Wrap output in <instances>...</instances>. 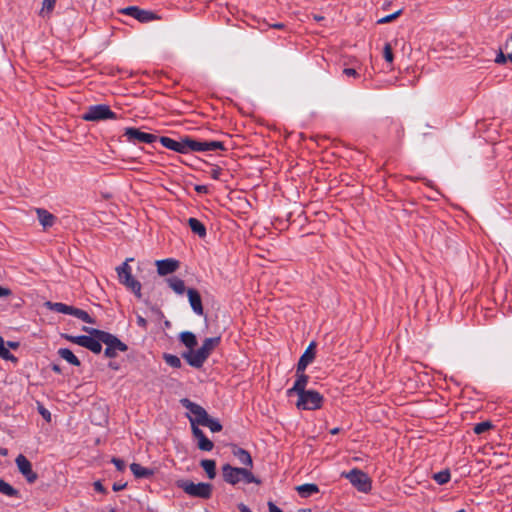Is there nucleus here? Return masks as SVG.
Segmentation results:
<instances>
[{
    "label": "nucleus",
    "mask_w": 512,
    "mask_h": 512,
    "mask_svg": "<svg viewBox=\"0 0 512 512\" xmlns=\"http://www.w3.org/2000/svg\"><path fill=\"white\" fill-rule=\"evenodd\" d=\"M50 367H51V370H52L53 372H55V373H57V374L62 373V369H61L60 365L55 364V363H52V364L50 365Z\"/></svg>",
    "instance_id": "864d4df0"
},
{
    "label": "nucleus",
    "mask_w": 512,
    "mask_h": 512,
    "mask_svg": "<svg viewBox=\"0 0 512 512\" xmlns=\"http://www.w3.org/2000/svg\"><path fill=\"white\" fill-rule=\"evenodd\" d=\"M203 426L208 427L213 433L220 432L223 428L219 420L211 418L210 416Z\"/></svg>",
    "instance_id": "c9c22d12"
},
{
    "label": "nucleus",
    "mask_w": 512,
    "mask_h": 512,
    "mask_svg": "<svg viewBox=\"0 0 512 512\" xmlns=\"http://www.w3.org/2000/svg\"><path fill=\"white\" fill-rule=\"evenodd\" d=\"M61 337L71 343L77 344L84 347L95 354H99L102 351V341L99 338H95L92 335H78L73 336L70 334L63 333Z\"/></svg>",
    "instance_id": "1a4fd4ad"
},
{
    "label": "nucleus",
    "mask_w": 512,
    "mask_h": 512,
    "mask_svg": "<svg viewBox=\"0 0 512 512\" xmlns=\"http://www.w3.org/2000/svg\"><path fill=\"white\" fill-rule=\"evenodd\" d=\"M221 337L206 338L203 344L197 350L186 351L182 353V357L187 363L194 368H201L212 351L220 344Z\"/></svg>",
    "instance_id": "f03ea898"
},
{
    "label": "nucleus",
    "mask_w": 512,
    "mask_h": 512,
    "mask_svg": "<svg viewBox=\"0 0 512 512\" xmlns=\"http://www.w3.org/2000/svg\"><path fill=\"white\" fill-rule=\"evenodd\" d=\"M222 475L224 481L231 485H236L240 481H244L247 484L261 483V481L258 478H256L249 469L233 467L230 464H224L222 466Z\"/></svg>",
    "instance_id": "7ed1b4c3"
},
{
    "label": "nucleus",
    "mask_w": 512,
    "mask_h": 512,
    "mask_svg": "<svg viewBox=\"0 0 512 512\" xmlns=\"http://www.w3.org/2000/svg\"><path fill=\"white\" fill-rule=\"evenodd\" d=\"M180 341L189 349V351L194 350V347L197 346V338L194 333L190 331H184L180 334Z\"/></svg>",
    "instance_id": "c85d7f7f"
},
{
    "label": "nucleus",
    "mask_w": 512,
    "mask_h": 512,
    "mask_svg": "<svg viewBox=\"0 0 512 512\" xmlns=\"http://www.w3.org/2000/svg\"><path fill=\"white\" fill-rule=\"evenodd\" d=\"M509 39L512 40V34L510 35Z\"/></svg>",
    "instance_id": "338daca9"
},
{
    "label": "nucleus",
    "mask_w": 512,
    "mask_h": 512,
    "mask_svg": "<svg viewBox=\"0 0 512 512\" xmlns=\"http://www.w3.org/2000/svg\"><path fill=\"white\" fill-rule=\"evenodd\" d=\"M94 489L97 491V492H100V493H107V490L106 488L102 485L101 481H95L94 484Z\"/></svg>",
    "instance_id": "49530a36"
},
{
    "label": "nucleus",
    "mask_w": 512,
    "mask_h": 512,
    "mask_svg": "<svg viewBox=\"0 0 512 512\" xmlns=\"http://www.w3.org/2000/svg\"><path fill=\"white\" fill-rule=\"evenodd\" d=\"M82 330L95 338H99L106 345L104 356L107 358H115L118 352H126L128 350V346L124 342L107 331L87 326H83Z\"/></svg>",
    "instance_id": "f257e3e1"
},
{
    "label": "nucleus",
    "mask_w": 512,
    "mask_h": 512,
    "mask_svg": "<svg viewBox=\"0 0 512 512\" xmlns=\"http://www.w3.org/2000/svg\"><path fill=\"white\" fill-rule=\"evenodd\" d=\"M204 148H205V151H214V150L226 151L227 150V148L225 147V145L222 141H205Z\"/></svg>",
    "instance_id": "f704fd0d"
},
{
    "label": "nucleus",
    "mask_w": 512,
    "mask_h": 512,
    "mask_svg": "<svg viewBox=\"0 0 512 512\" xmlns=\"http://www.w3.org/2000/svg\"><path fill=\"white\" fill-rule=\"evenodd\" d=\"M0 493L5 496H8V497H14V498L20 497V492L1 478H0Z\"/></svg>",
    "instance_id": "c756f323"
},
{
    "label": "nucleus",
    "mask_w": 512,
    "mask_h": 512,
    "mask_svg": "<svg viewBox=\"0 0 512 512\" xmlns=\"http://www.w3.org/2000/svg\"><path fill=\"white\" fill-rule=\"evenodd\" d=\"M314 19H315L316 21H322V20L324 19V17H323V16H320V15H314Z\"/></svg>",
    "instance_id": "bf43d9fd"
},
{
    "label": "nucleus",
    "mask_w": 512,
    "mask_h": 512,
    "mask_svg": "<svg viewBox=\"0 0 512 512\" xmlns=\"http://www.w3.org/2000/svg\"><path fill=\"white\" fill-rule=\"evenodd\" d=\"M163 359L169 366H171L173 368L178 369V368H181V366H182V362H181L180 358L176 355L164 353Z\"/></svg>",
    "instance_id": "72a5a7b5"
},
{
    "label": "nucleus",
    "mask_w": 512,
    "mask_h": 512,
    "mask_svg": "<svg viewBox=\"0 0 512 512\" xmlns=\"http://www.w3.org/2000/svg\"><path fill=\"white\" fill-rule=\"evenodd\" d=\"M159 141L165 148L180 154H185L184 137L177 141L167 136H161Z\"/></svg>",
    "instance_id": "aec40b11"
},
{
    "label": "nucleus",
    "mask_w": 512,
    "mask_h": 512,
    "mask_svg": "<svg viewBox=\"0 0 512 512\" xmlns=\"http://www.w3.org/2000/svg\"><path fill=\"white\" fill-rule=\"evenodd\" d=\"M451 474L448 469L442 470L433 475V479L439 484L444 485L450 481Z\"/></svg>",
    "instance_id": "473e14b6"
},
{
    "label": "nucleus",
    "mask_w": 512,
    "mask_h": 512,
    "mask_svg": "<svg viewBox=\"0 0 512 512\" xmlns=\"http://www.w3.org/2000/svg\"><path fill=\"white\" fill-rule=\"evenodd\" d=\"M305 371L298 372L296 370V381L294 385L287 390V396L291 397L294 394L298 395L304 391H307L306 386L309 381V376L304 373Z\"/></svg>",
    "instance_id": "dca6fc26"
},
{
    "label": "nucleus",
    "mask_w": 512,
    "mask_h": 512,
    "mask_svg": "<svg viewBox=\"0 0 512 512\" xmlns=\"http://www.w3.org/2000/svg\"><path fill=\"white\" fill-rule=\"evenodd\" d=\"M82 119L85 121L96 122L107 119H117V115L108 105L97 104L89 106L87 111L83 114Z\"/></svg>",
    "instance_id": "9d476101"
},
{
    "label": "nucleus",
    "mask_w": 512,
    "mask_h": 512,
    "mask_svg": "<svg viewBox=\"0 0 512 512\" xmlns=\"http://www.w3.org/2000/svg\"><path fill=\"white\" fill-rule=\"evenodd\" d=\"M232 454L238 459L240 464L247 466L249 468L253 467V460L251 454L247 450L237 445H233Z\"/></svg>",
    "instance_id": "412c9836"
},
{
    "label": "nucleus",
    "mask_w": 512,
    "mask_h": 512,
    "mask_svg": "<svg viewBox=\"0 0 512 512\" xmlns=\"http://www.w3.org/2000/svg\"><path fill=\"white\" fill-rule=\"evenodd\" d=\"M130 470L137 479H147L153 476V470L143 467L138 463H132L130 465Z\"/></svg>",
    "instance_id": "b1692460"
},
{
    "label": "nucleus",
    "mask_w": 512,
    "mask_h": 512,
    "mask_svg": "<svg viewBox=\"0 0 512 512\" xmlns=\"http://www.w3.org/2000/svg\"><path fill=\"white\" fill-rule=\"evenodd\" d=\"M126 486H127V483L115 482L112 486V489H113V491L118 492V491L125 489Z\"/></svg>",
    "instance_id": "de8ad7c7"
},
{
    "label": "nucleus",
    "mask_w": 512,
    "mask_h": 512,
    "mask_svg": "<svg viewBox=\"0 0 512 512\" xmlns=\"http://www.w3.org/2000/svg\"><path fill=\"white\" fill-rule=\"evenodd\" d=\"M492 428H493V424L491 421H483V422L477 423L474 426L473 431L475 434L480 435Z\"/></svg>",
    "instance_id": "e433bc0d"
},
{
    "label": "nucleus",
    "mask_w": 512,
    "mask_h": 512,
    "mask_svg": "<svg viewBox=\"0 0 512 512\" xmlns=\"http://www.w3.org/2000/svg\"><path fill=\"white\" fill-rule=\"evenodd\" d=\"M297 396L296 407L300 410H318L324 402L323 395L315 390H307Z\"/></svg>",
    "instance_id": "0eeeda50"
},
{
    "label": "nucleus",
    "mask_w": 512,
    "mask_h": 512,
    "mask_svg": "<svg viewBox=\"0 0 512 512\" xmlns=\"http://www.w3.org/2000/svg\"><path fill=\"white\" fill-rule=\"evenodd\" d=\"M11 294H12L11 289L0 286V298L10 296Z\"/></svg>",
    "instance_id": "3c124183"
},
{
    "label": "nucleus",
    "mask_w": 512,
    "mask_h": 512,
    "mask_svg": "<svg viewBox=\"0 0 512 512\" xmlns=\"http://www.w3.org/2000/svg\"><path fill=\"white\" fill-rule=\"evenodd\" d=\"M269 512H283L278 506H276L273 502L268 503Z\"/></svg>",
    "instance_id": "603ef678"
},
{
    "label": "nucleus",
    "mask_w": 512,
    "mask_h": 512,
    "mask_svg": "<svg viewBox=\"0 0 512 512\" xmlns=\"http://www.w3.org/2000/svg\"><path fill=\"white\" fill-rule=\"evenodd\" d=\"M124 136L127 138V140L133 144L137 143H147L151 144L155 142L158 137L155 134L142 132L137 128L134 127H128L124 131Z\"/></svg>",
    "instance_id": "f8f14e48"
},
{
    "label": "nucleus",
    "mask_w": 512,
    "mask_h": 512,
    "mask_svg": "<svg viewBox=\"0 0 512 512\" xmlns=\"http://www.w3.org/2000/svg\"><path fill=\"white\" fill-rule=\"evenodd\" d=\"M181 405L189 410L194 417H190V423L192 424V421H194V425H201L203 426L204 423L209 418V415L207 411L199 404L192 402L188 398H183L180 400Z\"/></svg>",
    "instance_id": "9b49d317"
},
{
    "label": "nucleus",
    "mask_w": 512,
    "mask_h": 512,
    "mask_svg": "<svg viewBox=\"0 0 512 512\" xmlns=\"http://www.w3.org/2000/svg\"><path fill=\"white\" fill-rule=\"evenodd\" d=\"M342 477L348 479L350 483L360 492L368 493L372 489V481L364 471L353 468L349 472H343Z\"/></svg>",
    "instance_id": "6e6552de"
},
{
    "label": "nucleus",
    "mask_w": 512,
    "mask_h": 512,
    "mask_svg": "<svg viewBox=\"0 0 512 512\" xmlns=\"http://www.w3.org/2000/svg\"><path fill=\"white\" fill-rule=\"evenodd\" d=\"M0 453L5 455L6 454V450H2V451H0Z\"/></svg>",
    "instance_id": "0e129e2a"
},
{
    "label": "nucleus",
    "mask_w": 512,
    "mask_h": 512,
    "mask_svg": "<svg viewBox=\"0 0 512 512\" xmlns=\"http://www.w3.org/2000/svg\"><path fill=\"white\" fill-rule=\"evenodd\" d=\"M56 0H43L42 13H51L54 9Z\"/></svg>",
    "instance_id": "ea45409f"
},
{
    "label": "nucleus",
    "mask_w": 512,
    "mask_h": 512,
    "mask_svg": "<svg viewBox=\"0 0 512 512\" xmlns=\"http://www.w3.org/2000/svg\"><path fill=\"white\" fill-rule=\"evenodd\" d=\"M201 467L207 473L209 479H214L216 476V462L210 459H203L200 462Z\"/></svg>",
    "instance_id": "7c9ffc66"
},
{
    "label": "nucleus",
    "mask_w": 512,
    "mask_h": 512,
    "mask_svg": "<svg viewBox=\"0 0 512 512\" xmlns=\"http://www.w3.org/2000/svg\"><path fill=\"white\" fill-rule=\"evenodd\" d=\"M297 492L302 498H308L319 492V487L314 483H305L296 487Z\"/></svg>",
    "instance_id": "a878e982"
},
{
    "label": "nucleus",
    "mask_w": 512,
    "mask_h": 512,
    "mask_svg": "<svg viewBox=\"0 0 512 512\" xmlns=\"http://www.w3.org/2000/svg\"><path fill=\"white\" fill-rule=\"evenodd\" d=\"M136 322H137V325H138L139 327L143 328L144 330H146V329H147L148 322H147V320H146L144 317H142V316L138 315V316H137V319H136Z\"/></svg>",
    "instance_id": "c03bdc74"
},
{
    "label": "nucleus",
    "mask_w": 512,
    "mask_h": 512,
    "mask_svg": "<svg viewBox=\"0 0 512 512\" xmlns=\"http://www.w3.org/2000/svg\"><path fill=\"white\" fill-rule=\"evenodd\" d=\"M179 264V261L173 258L157 260V272L161 276L171 274L179 268Z\"/></svg>",
    "instance_id": "f3484780"
},
{
    "label": "nucleus",
    "mask_w": 512,
    "mask_h": 512,
    "mask_svg": "<svg viewBox=\"0 0 512 512\" xmlns=\"http://www.w3.org/2000/svg\"><path fill=\"white\" fill-rule=\"evenodd\" d=\"M15 463L19 472L24 476L29 484L36 482L38 474L33 471L32 464L26 456L19 454L15 459Z\"/></svg>",
    "instance_id": "ddd939ff"
},
{
    "label": "nucleus",
    "mask_w": 512,
    "mask_h": 512,
    "mask_svg": "<svg viewBox=\"0 0 512 512\" xmlns=\"http://www.w3.org/2000/svg\"><path fill=\"white\" fill-rule=\"evenodd\" d=\"M111 462L115 465L116 469L118 471H124L125 468H126V464L124 462V460L120 459V458H117V457H113L111 459Z\"/></svg>",
    "instance_id": "a19ab883"
},
{
    "label": "nucleus",
    "mask_w": 512,
    "mask_h": 512,
    "mask_svg": "<svg viewBox=\"0 0 512 512\" xmlns=\"http://www.w3.org/2000/svg\"><path fill=\"white\" fill-rule=\"evenodd\" d=\"M222 173V169L219 167V166H214L212 169H211V172H210V175L213 179L215 180H219L220 179V175Z\"/></svg>",
    "instance_id": "37998d69"
},
{
    "label": "nucleus",
    "mask_w": 512,
    "mask_h": 512,
    "mask_svg": "<svg viewBox=\"0 0 512 512\" xmlns=\"http://www.w3.org/2000/svg\"><path fill=\"white\" fill-rule=\"evenodd\" d=\"M36 214L40 224L44 229L52 227L56 222V217L44 208H37Z\"/></svg>",
    "instance_id": "4be33fe9"
},
{
    "label": "nucleus",
    "mask_w": 512,
    "mask_h": 512,
    "mask_svg": "<svg viewBox=\"0 0 512 512\" xmlns=\"http://www.w3.org/2000/svg\"><path fill=\"white\" fill-rule=\"evenodd\" d=\"M167 282L169 287L179 295H182L186 291L185 282L176 276L168 278Z\"/></svg>",
    "instance_id": "cd10ccee"
},
{
    "label": "nucleus",
    "mask_w": 512,
    "mask_h": 512,
    "mask_svg": "<svg viewBox=\"0 0 512 512\" xmlns=\"http://www.w3.org/2000/svg\"><path fill=\"white\" fill-rule=\"evenodd\" d=\"M315 348H316V343L314 341H312L308 345L305 352L302 354V356L300 357V359L297 363V371L298 372L305 371L307 366L313 362V360L315 358V354H316Z\"/></svg>",
    "instance_id": "a211bd4d"
},
{
    "label": "nucleus",
    "mask_w": 512,
    "mask_h": 512,
    "mask_svg": "<svg viewBox=\"0 0 512 512\" xmlns=\"http://www.w3.org/2000/svg\"><path fill=\"white\" fill-rule=\"evenodd\" d=\"M57 353L62 359L66 360L69 364L73 366L81 365L80 360L74 355V353L70 349L60 348Z\"/></svg>",
    "instance_id": "bb28decb"
},
{
    "label": "nucleus",
    "mask_w": 512,
    "mask_h": 512,
    "mask_svg": "<svg viewBox=\"0 0 512 512\" xmlns=\"http://www.w3.org/2000/svg\"><path fill=\"white\" fill-rule=\"evenodd\" d=\"M508 57L507 55H504L501 51L500 53L496 56V59H495V62L498 63V64H503L507 61Z\"/></svg>",
    "instance_id": "09e8293b"
},
{
    "label": "nucleus",
    "mask_w": 512,
    "mask_h": 512,
    "mask_svg": "<svg viewBox=\"0 0 512 512\" xmlns=\"http://www.w3.org/2000/svg\"><path fill=\"white\" fill-rule=\"evenodd\" d=\"M507 57L512 62V53L508 54Z\"/></svg>",
    "instance_id": "680f3d73"
},
{
    "label": "nucleus",
    "mask_w": 512,
    "mask_h": 512,
    "mask_svg": "<svg viewBox=\"0 0 512 512\" xmlns=\"http://www.w3.org/2000/svg\"><path fill=\"white\" fill-rule=\"evenodd\" d=\"M108 512H117L116 509L111 508Z\"/></svg>",
    "instance_id": "e2e57ef3"
},
{
    "label": "nucleus",
    "mask_w": 512,
    "mask_h": 512,
    "mask_svg": "<svg viewBox=\"0 0 512 512\" xmlns=\"http://www.w3.org/2000/svg\"><path fill=\"white\" fill-rule=\"evenodd\" d=\"M123 14L129 15L141 23H148L158 20L160 17L152 11L140 9L137 6H129L121 11Z\"/></svg>",
    "instance_id": "4468645a"
},
{
    "label": "nucleus",
    "mask_w": 512,
    "mask_h": 512,
    "mask_svg": "<svg viewBox=\"0 0 512 512\" xmlns=\"http://www.w3.org/2000/svg\"><path fill=\"white\" fill-rule=\"evenodd\" d=\"M402 14V9H399L398 11L392 13V14H389L381 19H379L377 21L378 24H386V23H390L392 22L393 20H395L396 18H398L400 15Z\"/></svg>",
    "instance_id": "4c0bfd02"
},
{
    "label": "nucleus",
    "mask_w": 512,
    "mask_h": 512,
    "mask_svg": "<svg viewBox=\"0 0 512 512\" xmlns=\"http://www.w3.org/2000/svg\"><path fill=\"white\" fill-rule=\"evenodd\" d=\"M7 345L11 349H17L19 347V342L8 341Z\"/></svg>",
    "instance_id": "5fc2aeb1"
},
{
    "label": "nucleus",
    "mask_w": 512,
    "mask_h": 512,
    "mask_svg": "<svg viewBox=\"0 0 512 512\" xmlns=\"http://www.w3.org/2000/svg\"><path fill=\"white\" fill-rule=\"evenodd\" d=\"M188 225L191 231L200 238H204L207 235L206 227L200 220L191 217L188 219Z\"/></svg>",
    "instance_id": "393cba45"
},
{
    "label": "nucleus",
    "mask_w": 512,
    "mask_h": 512,
    "mask_svg": "<svg viewBox=\"0 0 512 512\" xmlns=\"http://www.w3.org/2000/svg\"><path fill=\"white\" fill-rule=\"evenodd\" d=\"M343 74L348 77H358L359 74L354 68H345L343 69Z\"/></svg>",
    "instance_id": "a18cd8bd"
},
{
    "label": "nucleus",
    "mask_w": 512,
    "mask_h": 512,
    "mask_svg": "<svg viewBox=\"0 0 512 512\" xmlns=\"http://www.w3.org/2000/svg\"><path fill=\"white\" fill-rule=\"evenodd\" d=\"M298 512H311L310 509H299Z\"/></svg>",
    "instance_id": "052dcab7"
},
{
    "label": "nucleus",
    "mask_w": 512,
    "mask_h": 512,
    "mask_svg": "<svg viewBox=\"0 0 512 512\" xmlns=\"http://www.w3.org/2000/svg\"><path fill=\"white\" fill-rule=\"evenodd\" d=\"M188 300L193 312L199 316L204 315V308L202 305L201 295L198 290L194 288L187 289Z\"/></svg>",
    "instance_id": "6ab92c4d"
},
{
    "label": "nucleus",
    "mask_w": 512,
    "mask_h": 512,
    "mask_svg": "<svg viewBox=\"0 0 512 512\" xmlns=\"http://www.w3.org/2000/svg\"><path fill=\"white\" fill-rule=\"evenodd\" d=\"M133 261V258H127L122 265L116 268L118 278L121 284L131 290L137 298H141V283L136 280L131 273V267L128 262Z\"/></svg>",
    "instance_id": "39448f33"
},
{
    "label": "nucleus",
    "mask_w": 512,
    "mask_h": 512,
    "mask_svg": "<svg viewBox=\"0 0 512 512\" xmlns=\"http://www.w3.org/2000/svg\"><path fill=\"white\" fill-rule=\"evenodd\" d=\"M110 368L114 369V370H118V365L115 364L114 362H110L109 365H108Z\"/></svg>",
    "instance_id": "13d9d810"
},
{
    "label": "nucleus",
    "mask_w": 512,
    "mask_h": 512,
    "mask_svg": "<svg viewBox=\"0 0 512 512\" xmlns=\"http://www.w3.org/2000/svg\"><path fill=\"white\" fill-rule=\"evenodd\" d=\"M38 412L47 422H50L51 413L43 405L38 406Z\"/></svg>",
    "instance_id": "79ce46f5"
},
{
    "label": "nucleus",
    "mask_w": 512,
    "mask_h": 512,
    "mask_svg": "<svg viewBox=\"0 0 512 512\" xmlns=\"http://www.w3.org/2000/svg\"><path fill=\"white\" fill-rule=\"evenodd\" d=\"M46 306L57 313L72 315L85 323L94 324L95 319L92 318L85 310L70 306L61 302H46Z\"/></svg>",
    "instance_id": "423d86ee"
},
{
    "label": "nucleus",
    "mask_w": 512,
    "mask_h": 512,
    "mask_svg": "<svg viewBox=\"0 0 512 512\" xmlns=\"http://www.w3.org/2000/svg\"><path fill=\"white\" fill-rule=\"evenodd\" d=\"M457 512H465V510H464V509H461V510H458Z\"/></svg>",
    "instance_id": "69168bd1"
},
{
    "label": "nucleus",
    "mask_w": 512,
    "mask_h": 512,
    "mask_svg": "<svg viewBox=\"0 0 512 512\" xmlns=\"http://www.w3.org/2000/svg\"><path fill=\"white\" fill-rule=\"evenodd\" d=\"M194 189L199 194H206V193H208V187L206 185H196L194 187Z\"/></svg>",
    "instance_id": "8fccbe9b"
},
{
    "label": "nucleus",
    "mask_w": 512,
    "mask_h": 512,
    "mask_svg": "<svg viewBox=\"0 0 512 512\" xmlns=\"http://www.w3.org/2000/svg\"><path fill=\"white\" fill-rule=\"evenodd\" d=\"M383 57L388 63H392L394 59V55L392 52V46L390 43H386L383 48Z\"/></svg>",
    "instance_id": "58836bf2"
},
{
    "label": "nucleus",
    "mask_w": 512,
    "mask_h": 512,
    "mask_svg": "<svg viewBox=\"0 0 512 512\" xmlns=\"http://www.w3.org/2000/svg\"><path fill=\"white\" fill-rule=\"evenodd\" d=\"M0 357L4 360L11 361L14 363L18 362V358L15 357L12 353H10V351L7 348H5L4 340L1 336H0Z\"/></svg>",
    "instance_id": "2f4dec72"
},
{
    "label": "nucleus",
    "mask_w": 512,
    "mask_h": 512,
    "mask_svg": "<svg viewBox=\"0 0 512 512\" xmlns=\"http://www.w3.org/2000/svg\"><path fill=\"white\" fill-rule=\"evenodd\" d=\"M204 145H205V141L195 140L188 136L184 137L185 154H187L190 151L204 152L205 151Z\"/></svg>",
    "instance_id": "5701e85b"
},
{
    "label": "nucleus",
    "mask_w": 512,
    "mask_h": 512,
    "mask_svg": "<svg viewBox=\"0 0 512 512\" xmlns=\"http://www.w3.org/2000/svg\"><path fill=\"white\" fill-rule=\"evenodd\" d=\"M192 434L197 439V447L202 451H211L214 448V443L206 437L204 432L192 421Z\"/></svg>",
    "instance_id": "2eb2a0df"
},
{
    "label": "nucleus",
    "mask_w": 512,
    "mask_h": 512,
    "mask_svg": "<svg viewBox=\"0 0 512 512\" xmlns=\"http://www.w3.org/2000/svg\"><path fill=\"white\" fill-rule=\"evenodd\" d=\"M340 432V428L338 427H335L333 429L330 430V433L333 434V435H336Z\"/></svg>",
    "instance_id": "4d7b16f0"
},
{
    "label": "nucleus",
    "mask_w": 512,
    "mask_h": 512,
    "mask_svg": "<svg viewBox=\"0 0 512 512\" xmlns=\"http://www.w3.org/2000/svg\"><path fill=\"white\" fill-rule=\"evenodd\" d=\"M274 29H283L285 25L283 23H276L271 26Z\"/></svg>",
    "instance_id": "6e6d98bb"
},
{
    "label": "nucleus",
    "mask_w": 512,
    "mask_h": 512,
    "mask_svg": "<svg viewBox=\"0 0 512 512\" xmlns=\"http://www.w3.org/2000/svg\"><path fill=\"white\" fill-rule=\"evenodd\" d=\"M178 488L182 489L186 494L201 499H210L212 496L213 485L210 483H194L191 480H178L176 482Z\"/></svg>",
    "instance_id": "20e7f679"
}]
</instances>
